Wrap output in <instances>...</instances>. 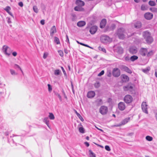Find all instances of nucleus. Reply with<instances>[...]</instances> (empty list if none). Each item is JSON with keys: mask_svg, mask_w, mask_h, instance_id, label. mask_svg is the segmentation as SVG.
I'll return each instance as SVG.
<instances>
[{"mask_svg": "<svg viewBox=\"0 0 157 157\" xmlns=\"http://www.w3.org/2000/svg\"><path fill=\"white\" fill-rule=\"evenodd\" d=\"M140 53L143 56H146L147 57H150L154 54L155 51L154 50H151L148 52L147 48H142L140 50Z\"/></svg>", "mask_w": 157, "mask_h": 157, "instance_id": "obj_1", "label": "nucleus"}, {"mask_svg": "<svg viewBox=\"0 0 157 157\" xmlns=\"http://www.w3.org/2000/svg\"><path fill=\"white\" fill-rule=\"evenodd\" d=\"M143 35L147 43L151 44L153 42V39L149 32L147 31L144 32Z\"/></svg>", "mask_w": 157, "mask_h": 157, "instance_id": "obj_2", "label": "nucleus"}, {"mask_svg": "<svg viewBox=\"0 0 157 157\" xmlns=\"http://www.w3.org/2000/svg\"><path fill=\"white\" fill-rule=\"evenodd\" d=\"M126 33L125 29L123 28L118 29L117 31V34L119 38L120 39H123L125 38Z\"/></svg>", "mask_w": 157, "mask_h": 157, "instance_id": "obj_3", "label": "nucleus"}, {"mask_svg": "<svg viewBox=\"0 0 157 157\" xmlns=\"http://www.w3.org/2000/svg\"><path fill=\"white\" fill-rule=\"evenodd\" d=\"M100 40L102 43L105 44L110 43L112 40L111 38L106 35L101 36V37Z\"/></svg>", "mask_w": 157, "mask_h": 157, "instance_id": "obj_4", "label": "nucleus"}, {"mask_svg": "<svg viewBox=\"0 0 157 157\" xmlns=\"http://www.w3.org/2000/svg\"><path fill=\"white\" fill-rule=\"evenodd\" d=\"M3 52L6 55L9 56L12 52L8 46H4L2 49Z\"/></svg>", "mask_w": 157, "mask_h": 157, "instance_id": "obj_5", "label": "nucleus"}, {"mask_svg": "<svg viewBox=\"0 0 157 157\" xmlns=\"http://www.w3.org/2000/svg\"><path fill=\"white\" fill-rule=\"evenodd\" d=\"M108 111L107 107L105 106H102L100 108L99 112L102 115L106 114Z\"/></svg>", "mask_w": 157, "mask_h": 157, "instance_id": "obj_6", "label": "nucleus"}, {"mask_svg": "<svg viewBox=\"0 0 157 157\" xmlns=\"http://www.w3.org/2000/svg\"><path fill=\"white\" fill-rule=\"evenodd\" d=\"M112 74L115 77H118L120 75V70L118 68H114L113 70Z\"/></svg>", "mask_w": 157, "mask_h": 157, "instance_id": "obj_7", "label": "nucleus"}, {"mask_svg": "<svg viewBox=\"0 0 157 157\" xmlns=\"http://www.w3.org/2000/svg\"><path fill=\"white\" fill-rule=\"evenodd\" d=\"M147 106L146 102H143L142 103L141 108L143 111L147 114L148 113L147 107Z\"/></svg>", "mask_w": 157, "mask_h": 157, "instance_id": "obj_8", "label": "nucleus"}, {"mask_svg": "<svg viewBox=\"0 0 157 157\" xmlns=\"http://www.w3.org/2000/svg\"><path fill=\"white\" fill-rule=\"evenodd\" d=\"M124 100L126 103H129L132 101V98L131 95H127L125 96Z\"/></svg>", "mask_w": 157, "mask_h": 157, "instance_id": "obj_9", "label": "nucleus"}, {"mask_svg": "<svg viewBox=\"0 0 157 157\" xmlns=\"http://www.w3.org/2000/svg\"><path fill=\"white\" fill-rule=\"evenodd\" d=\"M129 117L125 118L121 121V123L120 124H117L115 125L114 126L116 127H119L121 126V125H124L126 124L129 121Z\"/></svg>", "mask_w": 157, "mask_h": 157, "instance_id": "obj_10", "label": "nucleus"}, {"mask_svg": "<svg viewBox=\"0 0 157 157\" xmlns=\"http://www.w3.org/2000/svg\"><path fill=\"white\" fill-rule=\"evenodd\" d=\"M118 108L121 111L124 110L125 108V105L123 102H120L118 104Z\"/></svg>", "mask_w": 157, "mask_h": 157, "instance_id": "obj_11", "label": "nucleus"}, {"mask_svg": "<svg viewBox=\"0 0 157 157\" xmlns=\"http://www.w3.org/2000/svg\"><path fill=\"white\" fill-rule=\"evenodd\" d=\"M144 16L146 19L150 20L153 18V15L151 13L148 12L145 14Z\"/></svg>", "mask_w": 157, "mask_h": 157, "instance_id": "obj_12", "label": "nucleus"}, {"mask_svg": "<svg viewBox=\"0 0 157 157\" xmlns=\"http://www.w3.org/2000/svg\"><path fill=\"white\" fill-rule=\"evenodd\" d=\"M97 29V26L95 25L93 26L90 28V32L92 34H94L96 32Z\"/></svg>", "mask_w": 157, "mask_h": 157, "instance_id": "obj_13", "label": "nucleus"}, {"mask_svg": "<svg viewBox=\"0 0 157 157\" xmlns=\"http://www.w3.org/2000/svg\"><path fill=\"white\" fill-rule=\"evenodd\" d=\"M121 68L122 70L129 74H131L132 73V71L128 67L122 65L121 66Z\"/></svg>", "mask_w": 157, "mask_h": 157, "instance_id": "obj_14", "label": "nucleus"}, {"mask_svg": "<svg viewBox=\"0 0 157 157\" xmlns=\"http://www.w3.org/2000/svg\"><path fill=\"white\" fill-rule=\"evenodd\" d=\"M137 51V48L134 46L131 47L129 49L130 52L133 54H136Z\"/></svg>", "mask_w": 157, "mask_h": 157, "instance_id": "obj_15", "label": "nucleus"}, {"mask_svg": "<svg viewBox=\"0 0 157 157\" xmlns=\"http://www.w3.org/2000/svg\"><path fill=\"white\" fill-rule=\"evenodd\" d=\"M95 94L93 91H90L88 92L87 94V97L89 98H92L95 95Z\"/></svg>", "mask_w": 157, "mask_h": 157, "instance_id": "obj_16", "label": "nucleus"}, {"mask_svg": "<svg viewBox=\"0 0 157 157\" xmlns=\"http://www.w3.org/2000/svg\"><path fill=\"white\" fill-rule=\"evenodd\" d=\"M56 32V30L55 26H53L51 29L50 35L51 36H53V34Z\"/></svg>", "mask_w": 157, "mask_h": 157, "instance_id": "obj_17", "label": "nucleus"}, {"mask_svg": "<svg viewBox=\"0 0 157 157\" xmlns=\"http://www.w3.org/2000/svg\"><path fill=\"white\" fill-rule=\"evenodd\" d=\"M106 21L105 19H102L100 24V27L101 28H104L106 24Z\"/></svg>", "mask_w": 157, "mask_h": 157, "instance_id": "obj_18", "label": "nucleus"}, {"mask_svg": "<svg viewBox=\"0 0 157 157\" xmlns=\"http://www.w3.org/2000/svg\"><path fill=\"white\" fill-rule=\"evenodd\" d=\"M133 86H131L128 85L124 87V91H126L129 90L131 91L133 89Z\"/></svg>", "mask_w": 157, "mask_h": 157, "instance_id": "obj_19", "label": "nucleus"}, {"mask_svg": "<svg viewBox=\"0 0 157 157\" xmlns=\"http://www.w3.org/2000/svg\"><path fill=\"white\" fill-rule=\"evenodd\" d=\"M76 4L78 6L82 7L84 5V2L80 0H77L76 1Z\"/></svg>", "mask_w": 157, "mask_h": 157, "instance_id": "obj_20", "label": "nucleus"}, {"mask_svg": "<svg viewBox=\"0 0 157 157\" xmlns=\"http://www.w3.org/2000/svg\"><path fill=\"white\" fill-rule=\"evenodd\" d=\"M86 25V23L83 21H81L78 22L77 23V25L78 27H82Z\"/></svg>", "mask_w": 157, "mask_h": 157, "instance_id": "obj_21", "label": "nucleus"}, {"mask_svg": "<svg viewBox=\"0 0 157 157\" xmlns=\"http://www.w3.org/2000/svg\"><path fill=\"white\" fill-rule=\"evenodd\" d=\"M74 10L77 11H82L83 9L81 7L78 6L75 7Z\"/></svg>", "mask_w": 157, "mask_h": 157, "instance_id": "obj_22", "label": "nucleus"}, {"mask_svg": "<svg viewBox=\"0 0 157 157\" xmlns=\"http://www.w3.org/2000/svg\"><path fill=\"white\" fill-rule=\"evenodd\" d=\"M138 58V57L136 56H132L130 58V60L132 61H134L135 60L137 59Z\"/></svg>", "mask_w": 157, "mask_h": 157, "instance_id": "obj_23", "label": "nucleus"}, {"mask_svg": "<svg viewBox=\"0 0 157 157\" xmlns=\"http://www.w3.org/2000/svg\"><path fill=\"white\" fill-rule=\"evenodd\" d=\"M89 152L90 157H96L95 154L92 152L91 150H89Z\"/></svg>", "mask_w": 157, "mask_h": 157, "instance_id": "obj_24", "label": "nucleus"}, {"mask_svg": "<svg viewBox=\"0 0 157 157\" xmlns=\"http://www.w3.org/2000/svg\"><path fill=\"white\" fill-rule=\"evenodd\" d=\"M141 26V23L140 22H138L136 24H135V27L136 28H139Z\"/></svg>", "mask_w": 157, "mask_h": 157, "instance_id": "obj_25", "label": "nucleus"}, {"mask_svg": "<svg viewBox=\"0 0 157 157\" xmlns=\"http://www.w3.org/2000/svg\"><path fill=\"white\" fill-rule=\"evenodd\" d=\"M147 5H142L141 7V9L142 10H147Z\"/></svg>", "mask_w": 157, "mask_h": 157, "instance_id": "obj_26", "label": "nucleus"}, {"mask_svg": "<svg viewBox=\"0 0 157 157\" xmlns=\"http://www.w3.org/2000/svg\"><path fill=\"white\" fill-rule=\"evenodd\" d=\"M150 70V67H147V68H146L143 69L142 70V71L144 72L145 73H147Z\"/></svg>", "mask_w": 157, "mask_h": 157, "instance_id": "obj_27", "label": "nucleus"}, {"mask_svg": "<svg viewBox=\"0 0 157 157\" xmlns=\"http://www.w3.org/2000/svg\"><path fill=\"white\" fill-rule=\"evenodd\" d=\"M49 117L51 120H54L55 119V117L52 113H50L48 116Z\"/></svg>", "mask_w": 157, "mask_h": 157, "instance_id": "obj_28", "label": "nucleus"}, {"mask_svg": "<svg viewBox=\"0 0 157 157\" xmlns=\"http://www.w3.org/2000/svg\"><path fill=\"white\" fill-rule=\"evenodd\" d=\"M149 4L151 6H155L156 5V3L154 1H150L148 2Z\"/></svg>", "mask_w": 157, "mask_h": 157, "instance_id": "obj_29", "label": "nucleus"}, {"mask_svg": "<svg viewBox=\"0 0 157 157\" xmlns=\"http://www.w3.org/2000/svg\"><path fill=\"white\" fill-rule=\"evenodd\" d=\"M44 122L47 125L49 126V120L48 117H45L44 119Z\"/></svg>", "mask_w": 157, "mask_h": 157, "instance_id": "obj_30", "label": "nucleus"}, {"mask_svg": "<svg viewBox=\"0 0 157 157\" xmlns=\"http://www.w3.org/2000/svg\"><path fill=\"white\" fill-rule=\"evenodd\" d=\"M96 102L98 104V105H100L103 103L102 100L101 99H98L96 101Z\"/></svg>", "mask_w": 157, "mask_h": 157, "instance_id": "obj_31", "label": "nucleus"}, {"mask_svg": "<svg viewBox=\"0 0 157 157\" xmlns=\"http://www.w3.org/2000/svg\"><path fill=\"white\" fill-rule=\"evenodd\" d=\"M98 49L99 50L102 51L103 52H105V53H106V50L104 48L102 47L101 46H99L98 47Z\"/></svg>", "mask_w": 157, "mask_h": 157, "instance_id": "obj_32", "label": "nucleus"}, {"mask_svg": "<svg viewBox=\"0 0 157 157\" xmlns=\"http://www.w3.org/2000/svg\"><path fill=\"white\" fill-rule=\"evenodd\" d=\"M60 71L59 69L55 70L54 71V74L56 75H59Z\"/></svg>", "mask_w": 157, "mask_h": 157, "instance_id": "obj_33", "label": "nucleus"}, {"mask_svg": "<svg viewBox=\"0 0 157 157\" xmlns=\"http://www.w3.org/2000/svg\"><path fill=\"white\" fill-rule=\"evenodd\" d=\"M146 140L148 141H151L153 140V138L152 137L150 136H147L146 137Z\"/></svg>", "mask_w": 157, "mask_h": 157, "instance_id": "obj_34", "label": "nucleus"}, {"mask_svg": "<svg viewBox=\"0 0 157 157\" xmlns=\"http://www.w3.org/2000/svg\"><path fill=\"white\" fill-rule=\"evenodd\" d=\"M150 10L152 12H157V8L155 7L151 8L150 9Z\"/></svg>", "mask_w": 157, "mask_h": 157, "instance_id": "obj_35", "label": "nucleus"}, {"mask_svg": "<svg viewBox=\"0 0 157 157\" xmlns=\"http://www.w3.org/2000/svg\"><path fill=\"white\" fill-rule=\"evenodd\" d=\"M54 41L56 43V44H60L59 39L57 37H55Z\"/></svg>", "mask_w": 157, "mask_h": 157, "instance_id": "obj_36", "label": "nucleus"}, {"mask_svg": "<svg viewBox=\"0 0 157 157\" xmlns=\"http://www.w3.org/2000/svg\"><path fill=\"white\" fill-rule=\"evenodd\" d=\"M11 74L12 75H17V73H16L15 71L13 69H10V70Z\"/></svg>", "mask_w": 157, "mask_h": 157, "instance_id": "obj_37", "label": "nucleus"}, {"mask_svg": "<svg viewBox=\"0 0 157 157\" xmlns=\"http://www.w3.org/2000/svg\"><path fill=\"white\" fill-rule=\"evenodd\" d=\"M79 131L80 133H83L85 132L84 129L82 127H80L79 128Z\"/></svg>", "mask_w": 157, "mask_h": 157, "instance_id": "obj_38", "label": "nucleus"}, {"mask_svg": "<svg viewBox=\"0 0 157 157\" xmlns=\"http://www.w3.org/2000/svg\"><path fill=\"white\" fill-rule=\"evenodd\" d=\"M33 10L34 12L36 13H37L38 12V10L36 6H34L33 7Z\"/></svg>", "mask_w": 157, "mask_h": 157, "instance_id": "obj_39", "label": "nucleus"}, {"mask_svg": "<svg viewBox=\"0 0 157 157\" xmlns=\"http://www.w3.org/2000/svg\"><path fill=\"white\" fill-rule=\"evenodd\" d=\"M123 78L126 80L125 81H128L129 80V77L126 75H123Z\"/></svg>", "mask_w": 157, "mask_h": 157, "instance_id": "obj_40", "label": "nucleus"}, {"mask_svg": "<svg viewBox=\"0 0 157 157\" xmlns=\"http://www.w3.org/2000/svg\"><path fill=\"white\" fill-rule=\"evenodd\" d=\"M14 67L15 68H19L20 70V71H21V72L23 73V71L21 70V68L19 67V65H17V64H15L14 66Z\"/></svg>", "mask_w": 157, "mask_h": 157, "instance_id": "obj_41", "label": "nucleus"}, {"mask_svg": "<svg viewBox=\"0 0 157 157\" xmlns=\"http://www.w3.org/2000/svg\"><path fill=\"white\" fill-rule=\"evenodd\" d=\"M48 90L49 92H51L52 90V88L51 85L50 84H48Z\"/></svg>", "mask_w": 157, "mask_h": 157, "instance_id": "obj_42", "label": "nucleus"}, {"mask_svg": "<svg viewBox=\"0 0 157 157\" xmlns=\"http://www.w3.org/2000/svg\"><path fill=\"white\" fill-rule=\"evenodd\" d=\"M58 52L59 55L63 57V52L61 50H58Z\"/></svg>", "mask_w": 157, "mask_h": 157, "instance_id": "obj_43", "label": "nucleus"}, {"mask_svg": "<svg viewBox=\"0 0 157 157\" xmlns=\"http://www.w3.org/2000/svg\"><path fill=\"white\" fill-rule=\"evenodd\" d=\"M94 86L95 88H98L100 86V84L99 82H96L94 84Z\"/></svg>", "mask_w": 157, "mask_h": 157, "instance_id": "obj_44", "label": "nucleus"}, {"mask_svg": "<svg viewBox=\"0 0 157 157\" xmlns=\"http://www.w3.org/2000/svg\"><path fill=\"white\" fill-rule=\"evenodd\" d=\"M119 50H118V52L120 53H122L123 52V49L121 47L118 48Z\"/></svg>", "mask_w": 157, "mask_h": 157, "instance_id": "obj_45", "label": "nucleus"}, {"mask_svg": "<svg viewBox=\"0 0 157 157\" xmlns=\"http://www.w3.org/2000/svg\"><path fill=\"white\" fill-rule=\"evenodd\" d=\"M11 8L9 6H7L6 7V8L5 9V10L7 12H10V10Z\"/></svg>", "mask_w": 157, "mask_h": 157, "instance_id": "obj_46", "label": "nucleus"}, {"mask_svg": "<svg viewBox=\"0 0 157 157\" xmlns=\"http://www.w3.org/2000/svg\"><path fill=\"white\" fill-rule=\"evenodd\" d=\"M130 59L128 56H126L124 57V60L126 61H128Z\"/></svg>", "mask_w": 157, "mask_h": 157, "instance_id": "obj_47", "label": "nucleus"}, {"mask_svg": "<svg viewBox=\"0 0 157 157\" xmlns=\"http://www.w3.org/2000/svg\"><path fill=\"white\" fill-rule=\"evenodd\" d=\"M105 149L107 151H110L111 150V149L108 146L106 145L105 147Z\"/></svg>", "mask_w": 157, "mask_h": 157, "instance_id": "obj_48", "label": "nucleus"}, {"mask_svg": "<svg viewBox=\"0 0 157 157\" xmlns=\"http://www.w3.org/2000/svg\"><path fill=\"white\" fill-rule=\"evenodd\" d=\"M104 73V71L103 70L102 71L98 74V76H101L103 75Z\"/></svg>", "mask_w": 157, "mask_h": 157, "instance_id": "obj_49", "label": "nucleus"}, {"mask_svg": "<svg viewBox=\"0 0 157 157\" xmlns=\"http://www.w3.org/2000/svg\"><path fill=\"white\" fill-rule=\"evenodd\" d=\"M77 116L82 121H84L83 119V118L81 116L80 114H78Z\"/></svg>", "mask_w": 157, "mask_h": 157, "instance_id": "obj_50", "label": "nucleus"}, {"mask_svg": "<svg viewBox=\"0 0 157 157\" xmlns=\"http://www.w3.org/2000/svg\"><path fill=\"white\" fill-rule=\"evenodd\" d=\"M61 68L63 71V74H64V75H65V76H66L67 75V74H66V73L65 72V70H64V68H63V67H61Z\"/></svg>", "mask_w": 157, "mask_h": 157, "instance_id": "obj_51", "label": "nucleus"}, {"mask_svg": "<svg viewBox=\"0 0 157 157\" xmlns=\"http://www.w3.org/2000/svg\"><path fill=\"white\" fill-rule=\"evenodd\" d=\"M48 55V54L46 52L44 53V55H43V58L44 59H45L47 57Z\"/></svg>", "mask_w": 157, "mask_h": 157, "instance_id": "obj_52", "label": "nucleus"}, {"mask_svg": "<svg viewBox=\"0 0 157 157\" xmlns=\"http://www.w3.org/2000/svg\"><path fill=\"white\" fill-rule=\"evenodd\" d=\"M56 95L58 96V97L59 98L60 101H62V98L61 96L60 95V94H59L57 93L56 94Z\"/></svg>", "mask_w": 157, "mask_h": 157, "instance_id": "obj_53", "label": "nucleus"}, {"mask_svg": "<svg viewBox=\"0 0 157 157\" xmlns=\"http://www.w3.org/2000/svg\"><path fill=\"white\" fill-rule=\"evenodd\" d=\"M6 19L7 20V22L8 23L10 24L11 23V21L10 20V17H7Z\"/></svg>", "mask_w": 157, "mask_h": 157, "instance_id": "obj_54", "label": "nucleus"}, {"mask_svg": "<svg viewBox=\"0 0 157 157\" xmlns=\"http://www.w3.org/2000/svg\"><path fill=\"white\" fill-rule=\"evenodd\" d=\"M18 5L21 7H22L23 6V2H19Z\"/></svg>", "mask_w": 157, "mask_h": 157, "instance_id": "obj_55", "label": "nucleus"}, {"mask_svg": "<svg viewBox=\"0 0 157 157\" xmlns=\"http://www.w3.org/2000/svg\"><path fill=\"white\" fill-rule=\"evenodd\" d=\"M66 41L67 42L69 43V38L68 36L67 35H66Z\"/></svg>", "mask_w": 157, "mask_h": 157, "instance_id": "obj_56", "label": "nucleus"}, {"mask_svg": "<svg viewBox=\"0 0 157 157\" xmlns=\"http://www.w3.org/2000/svg\"><path fill=\"white\" fill-rule=\"evenodd\" d=\"M40 23L42 25H44V20H42L40 21Z\"/></svg>", "mask_w": 157, "mask_h": 157, "instance_id": "obj_57", "label": "nucleus"}, {"mask_svg": "<svg viewBox=\"0 0 157 157\" xmlns=\"http://www.w3.org/2000/svg\"><path fill=\"white\" fill-rule=\"evenodd\" d=\"M84 144H85V145L87 147H88L89 146V143L87 142H85L84 143Z\"/></svg>", "mask_w": 157, "mask_h": 157, "instance_id": "obj_58", "label": "nucleus"}, {"mask_svg": "<svg viewBox=\"0 0 157 157\" xmlns=\"http://www.w3.org/2000/svg\"><path fill=\"white\" fill-rule=\"evenodd\" d=\"M17 53L16 52H13L12 53V55L14 56H15L17 55Z\"/></svg>", "mask_w": 157, "mask_h": 157, "instance_id": "obj_59", "label": "nucleus"}, {"mask_svg": "<svg viewBox=\"0 0 157 157\" xmlns=\"http://www.w3.org/2000/svg\"><path fill=\"white\" fill-rule=\"evenodd\" d=\"M10 15H11L13 18L14 17V16L10 12H9L8 13Z\"/></svg>", "mask_w": 157, "mask_h": 157, "instance_id": "obj_60", "label": "nucleus"}, {"mask_svg": "<svg viewBox=\"0 0 157 157\" xmlns=\"http://www.w3.org/2000/svg\"><path fill=\"white\" fill-rule=\"evenodd\" d=\"M84 46H86V47H88V48H92L91 47H90V46H89L88 45H87V44H84Z\"/></svg>", "mask_w": 157, "mask_h": 157, "instance_id": "obj_61", "label": "nucleus"}, {"mask_svg": "<svg viewBox=\"0 0 157 157\" xmlns=\"http://www.w3.org/2000/svg\"><path fill=\"white\" fill-rule=\"evenodd\" d=\"M64 52L65 53L67 54L68 53L67 50L66 49H64Z\"/></svg>", "mask_w": 157, "mask_h": 157, "instance_id": "obj_62", "label": "nucleus"}, {"mask_svg": "<svg viewBox=\"0 0 157 157\" xmlns=\"http://www.w3.org/2000/svg\"><path fill=\"white\" fill-rule=\"evenodd\" d=\"M155 75L157 78V71H155Z\"/></svg>", "mask_w": 157, "mask_h": 157, "instance_id": "obj_63", "label": "nucleus"}, {"mask_svg": "<svg viewBox=\"0 0 157 157\" xmlns=\"http://www.w3.org/2000/svg\"><path fill=\"white\" fill-rule=\"evenodd\" d=\"M96 128H97V129H98V130H99L100 131H101V132H103V131L102 129H99V128H97V127H96Z\"/></svg>", "mask_w": 157, "mask_h": 157, "instance_id": "obj_64", "label": "nucleus"}]
</instances>
